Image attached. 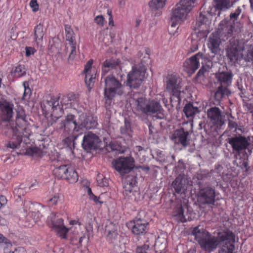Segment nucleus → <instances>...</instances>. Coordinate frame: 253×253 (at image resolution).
<instances>
[{"mask_svg": "<svg viewBox=\"0 0 253 253\" xmlns=\"http://www.w3.org/2000/svg\"><path fill=\"white\" fill-rule=\"evenodd\" d=\"M131 101L136 111L148 116L157 114V115L155 116L157 118L159 119L163 118V114L160 116L158 115L162 108L159 102L155 100H148L139 93L133 94Z\"/></svg>", "mask_w": 253, "mask_h": 253, "instance_id": "f257e3e1", "label": "nucleus"}, {"mask_svg": "<svg viewBox=\"0 0 253 253\" xmlns=\"http://www.w3.org/2000/svg\"><path fill=\"white\" fill-rule=\"evenodd\" d=\"M149 59L147 53L141 59L140 63L135 64L132 67L131 70L127 75L126 85L130 88L136 89L142 84L146 74V65Z\"/></svg>", "mask_w": 253, "mask_h": 253, "instance_id": "f03ea898", "label": "nucleus"}, {"mask_svg": "<svg viewBox=\"0 0 253 253\" xmlns=\"http://www.w3.org/2000/svg\"><path fill=\"white\" fill-rule=\"evenodd\" d=\"M192 235L194 236L201 248L207 252L211 253L214 251L218 246L216 237L200 226L193 229Z\"/></svg>", "mask_w": 253, "mask_h": 253, "instance_id": "7ed1b4c3", "label": "nucleus"}, {"mask_svg": "<svg viewBox=\"0 0 253 253\" xmlns=\"http://www.w3.org/2000/svg\"><path fill=\"white\" fill-rule=\"evenodd\" d=\"M195 0H181L170 13V24L176 27L194 7Z\"/></svg>", "mask_w": 253, "mask_h": 253, "instance_id": "20e7f679", "label": "nucleus"}, {"mask_svg": "<svg viewBox=\"0 0 253 253\" xmlns=\"http://www.w3.org/2000/svg\"><path fill=\"white\" fill-rule=\"evenodd\" d=\"M233 77L231 71H219L215 74L216 83L219 84L214 94L216 100H219L224 96L230 94L228 87L232 84Z\"/></svg>", "mask_w": 253, "mask_h": 253, "instance_id": "39448f33", "label": "nucleus"}, {"mask_svg": "<svg viewBox=\"0 0 253 253\" xmlns=\"http://www.w3.org/2000/svg\"><path fill=\"white\" fill-rule=\"evenodd\" d=\"M192 132L193 124L186 122L182 124L179 129L174 131L172 137L176 143L186 148L189 144V136Z\"/></svg>", "mask_w": 253, "mask_h": 253, "instance_id": "423d86ee", "label": "nucleus"}, {"mask_svg": "<svg viewBox=\"0 0 253 253\" xmlns=\"http://www.w3.org/2000/svg\"><path fill=\"white\" fill-rule=\"evenodd\" d=\"M1 126L2 127V132L5 135L9 137L11 134H12L11 140L7 144V147L13 149L19 148L22 143V138L20 135L17 134L16 131H15L14 124H11L9 122H3L2 120Z\"/></svg>", "mask_w": 253, "mask_h": 253, "instance_id": "0eeeda50", "label": "nucleus"}, {"mask_svg": "<svg viewBox=\"0 0 253 253\" xmlns=\"http://www.w3.org/2000/svg\"><path fill=\"white\" fill-rule=\"evenodd\" d=\"M113 167L121 174L129 172L134 167V161L133 158L120 157L114 160L112 162Z\"/></svg>", "mask_w": 253, "mask_h": 253, "instance_id": "6e6552de", "label": "nucleus"}, {"mask_svg": "<svg viewBox=\"0 0 253 253\" xmlns=\"http://www.w3.org/2000/svg\"><path fill=\"white\" fill-rule=\"evenodd\" d=\"M79 126L78 120H75L73 115L69 114L66 117L64 121H62L58 124L57 127L62 130L64 135L67 136L78 132L80 130Z\"/></svg>", "mask_w": 253, "mask_h": 253, "instance_id": "1a4fd4ad", "label": "nucleus"}, {"mask_svg": "<svg viewBox=\"0 0 253 253\" xmlns=\"http://www.w3.org/2000/svg\"><path fill=\"white\" fill-rule=\"evenodd\" d=\"M104 92L121 96L124 93V86L122 84L112 75L104 78Z\"/></svg>", "mask_w": 253, "mask_h": 253, "instance_id": "9d476101", "label": "nucleus"}, {"mask_svg": "<svg viewBox=\"0 0 253 253\" xmlns=\"http://www.w3.org/2000/svg\"><path fill=\"white\" fill-rule=\"evenodd\" d=\"M198 195V200L201 204L215 205V191L214 188L210 186L200 187Z\"/></svg>", "mask_w": 253, "mask_h": 253, "instance_id": "9b49d317", "label": "nucleus"}, {"mask_svg": "<svg viewBox=\"0 0 253 253\" xmlns=\"http://www.w3.org/2000/svg\"><path fill=\"white\" fill-rule=\"evenodd\" d=\"M47 223L49 226L52 227L60 237L66 238L69 229L64 226L63 220L61 218H57L55 213L52 212L48 216Z\"/></svg>", "mask_w": 253, "mask_h": 253, "instance_id": "f8f14e48", "label": "nucleus"}, {"mask_svg": "<svg viewBox=\"0 0 253 253\" xmlns=\"http://www.w3.org/2000/svg\"><path fill=\"white\" fill-rule=\"evenodd\" d=\"M243 49V45L237 40L232 38L226 49L227 56L230 61L235 62L240 58L241 52Z\"/></svg>", "mask_w": 253, "mask_h": 253, "instance_id": "ddd939ff", "label": "nucleus"}, {"mask_svg": "<svg viewBox=\"0 0 253 253\" xmlns=\"http://www.w3.org/2000/svg\"><path fill=\"white\" fill-rule=\"evenodd\" d=\"M250 141V137L247 138L241 135L228 138V142L231 145L233 150L237 152L238 154L246 149L249 151Z\"/></svg>", "mask_w": 253, "mask_h": 253, "instance_id": "4468645a", "label": "nucleus"}, {"mask_svg": "<svg viewBox=\"0 0 253 253\" xmlns=\"http://www.w3.org/2000/svg\"><path fill=\"white\" fill-rule=\"evenodd\" d=\"M204 54L198 52L186 59L183 64V70L187 74H193L199 68L200 62L203 59Z\"/></svg>", "mask_w": 253, "mask_h": 253, "instance_id": "2eb2a0df", "label": "nucleus"}, {"mask_svg": "<svg viewBox=\"0 0 253 253\" xmlns=\"http://www.w3.org/2000/svg\"><path fill=\"white\" fill-rule=\"evenodd\" d=\"M136 177L133 175H128L124 179L123 187L125 189L124 194L128 196L131 200H136L134 198L135 195H139L138 192L133 191L132 188L137 183Z\"/></svg>", "mask_w": 253, "mask_h": 253, "instance_id": "dca6fc26", "label": "nucleus"}, {"mask_svg": "<svg viewBox=\"0 0 253 253\" xmlns=\"http://www.w3.org/2000/svg\"><path fill=\"white\" fill-rule=\"evenodd\" d=\"M180 80V79L178 77L173 75H168L167 77V90L171 93H174L176 96L181 93ZM179 100L176 97L175 100L178 101Z\"/></svg>", "mask_w": 253, "mask_h": 253, "instance_id": "f3484780", "label": "nucleus"}, {"mask_svg": "<svg viewBox=\"0 0 253 253\" xmlns=\"http://www.w3.org/2000/svg\"><path fill=\"white\" fill-rule=\"evenodd\" d=\"M218 245H232L235 243V235L231 230L225 229L219 231L216 237Z\"/></svg>", "mask_w": 253, "mask_h": 253, "instance_id": "a211bd4d", "label": "nucleus"}, {"mask_svg": "<svg viewBox=\"0 0 253 253\" xmlns=\"http://www.w3.org/2000/svg\"><path fill=\"white\" fill-rule=\"evenodd\" d=\"M188 183V181L186 175L184 174H180L172 182L171 186L176 193L181 195L186 192Z\"/></svg>", "mask_w": 253, "mask_h": 253, "instance_id": "6ab92c4d", "label": "nucleus"}, {"mask_svg": "<svg viewBox=\"0 0 253 253\" xmlns=\"http://www.w3.org/2000/svg\"><path fill=\"white\" fill-rule=\"evenodd\" d=\"M211 20L207 17L205 13L201 12L197 19L195 28L197 29L198 32L208 34L211 31Z\"/></svg>", "mask_w": 253, "mask_h": 253, "instance_id": "aec40b11", "label": "nucleus"}, {"mask_svg": "<svg viewBox=\"0 0 253 253\" xmlns=\"http://www.w3.org/2000/svg\"><path fill=\"white\" fill-rule=\"evenodd\" d=\"M148 222L144 219L136 217L133 221L131 227L132 232L136 235H142L145 234L147 230Z\"/></svg>", "mask_w": 253, "mask_h": 253, "instance_id": "412c9836", "label": "nucleus"}, {"mask_svg": "<svg viewBox=\"0 0 253 253\" xmlns=\"http://www.w3.org/2000/svg\"><path fill=\"white\" fill-rule=\"evenodd\" d=\"M46 104L51 107L52 120L54 122H56L61 117V115L62 114V110H63V108H61L59 106V97L51 98L50 100L46 101Z\"/></svg>", "mask_w": 253, "mask_h": 253, "instance_id": "4be33fe9", "label": "nucleus"}, {"mask_svg": "<svg viewBox=\"0 0 253 253\" xmlns=\"http://www.w3.org/2000/svg\"><path fill=\"white\" fill-rule=\"evenodd\" d=\"M0 106L2 112V120L3 122H9L13 116V104L1 99L0 100Z\"/></svg>", "mask_w": 253, "mask_h": 253, "instance_id": "5701e85b", "label": "nucleus"}, {"mask_svg": "<svg viewBox=\"0 0 253 253\" xmlns=\"http://www.w3.org/2000/svg\"><path fill=\"white\" fill-rule=\"evenodd\" d=\"M97 123L93 117L82 114L78 119V125L80 130L84 128L91 129L96 127Z\"/></svg>", "mask_w": 253, "mask_h": 253, "instance_id": "b1692460", "label": "nucleus"}, {"mask_svg": "<svg viewBox=\"0 0 253 253\" xmlns=\"http://www.w3.org/2000/svg\"><path fill=\"white\" fill-rule=\"evenodd\" d=\"M220 110L216 107H211L207 110V116L215 125L222 126L224 124Z\"/></svg>", "mask_w": 253, "mask_h": 253, "instance_id": "393cba45", "label": "nucleus"}, {"mask_svg": "<svg viewBox=\"0 0 253 253\" xmlns=\"http://www.w3.org/2000/svg\"><path fill=\"white\" fill-rule=\"evenodd\" d=\"M99 142L98 137L94 133L89 132L84 137L82 146L86 151L94 149Z\"/></svg>", "mask_w": 253, "mask_h": 253, "instance_id": "a878e982", "label": "nucleus"}, {"mask_svg": "<svg viewBox=\"0 0 253 253\" xmlns=\"http://www.w3.org/2000/svg\"><path fill=\"white\" fill-rule=\"evenodd\" d=\"M220 43V37L218 32H214L210 36L208 47L214 54H216L219 52Z\"/></svg>", "mask_w": 253, "mask_h": 253, "instance_id": "bb28decb", "label": "nucleus"}, {"mask_svg": "<svg viewBox=\"0 0 253 253\" xmlns=\"http://www.w3.org/2000/svg\"><path fill=\"white\" fill-rule=\"evenodd\" d=\"M14 127L17 134H19L21 137L22 141L23 137H28V134L29 133L27 128V122L25 119L16 120V125Z\"/></svg>", "mask_w": 253, "mask_h": 253, "instance_id": "cd10ccee", "label": "nucleus"}, {"mask_svg": "<svg viewBox=\"0 0 253 253\" xmlns=\"http://www.w3.org/2000/svg\"><path fill=\"white\" fill-rule=\"evenodd\" d=\"M115 33L107 29L101 30L98 35L99 42H104L106 45H110L115 37Z\"/></svg>", "mask_w": 253, "mask_h": 253, "instance_id": "c85d7f7f", "label": "nucleus"}, {"mask_svg": "<svg viewBox=\"0 0 253 253\" xmlns=\"http://www.w3.org/2000/svg\"><path fill=\"white\" fill-rule=\"evenodd\" d=\"M120 132L121 137L127 140L131 139L132 136V129L131 126V122L128 119L125 118L124 124L120 128Z\"/></svg>", "mask_w": 253, "mask_h": 253, "instance_id": "c756f323", "label": "nucleus"}, {"mask_svg": "<svg viewBox=\"0 0 253 253\" xmlns=\"http://www.w3.org/2000/svg\"><path fill=\"white\" fill-rule=\"evenodd\" d=\"M235 157L237 159H238V157H239V162L237 164V166L240 167L246 172H248L250 169V167L248 163L249 157L247 153L246 152L242 154L239 153L235 155Z\"/></svg>", "mask_w": 253, "mask_h": 253, "instance_id": "7c9ffc66", "label": "nucleus"}, {"mask_svg": "<svg viewBox=\"0 0 253 253\" xmlns=\"http://www.w3.org/2000/svg\"><path fill=\"white\" fill-rule=\"evenodd\" d=\"M166 0H151L149 2V5L152 11L158 10L155 14V16H160L162 12L159 10L160 9L163 8L166 4Z\"/></svg>", "mask_w": 253, "mask_h": 253, "instance_id": "2f4dec72", "label": "nucleus"}, {"mask_svg": "<svg viewBox=\"0 0 253 253\" xmlns=\"http://www.w3.org/2000/svg\"><path fill=\"white\" fill-rule=\"evenodd\" d=\"M70 166L68 165H61L55 168L53 170V173L58 179H64L66 177V173Z\"/></svg>", "mask_w": 253, "mask_h": 253, "instance_id": "473e14b6", "label": "nucleus"}, {"mask_svg": "<svg viewBox=\"0 0 253 253\" xmlns=\"http://www.w3.org/2000/svg\"><path fill=\"white\" fill-rule=\"evenodd\" d=\"M45 31L43 30V25L40 23L34 28V37L36 42L38 43L42 41Z\"/></svg>", "mask_w": 253, "mask_h": 253, "instance_id": "72a5a7b5", "label": "nucleus"}, {"mask_svg": "<svg viewBox=\"0 0 253 253\" xmlns=\"http://www.w3.org/2000/svg\"><path fill=\"white\" fill-rule=\"evenodd\" d=\"M183 112L186 116L189 118L193 117L199 111L197 107H194L192 103H188L184 106Z\"/></svg>", "mask_w": 253, "mask_h": 253, "instance_id": "f704fd0d", "label": "nucleus"}, {"mask_svg": "<svg viewBox=\"0 0 253 253\" xmlns=\"http://www.w3.org/2000/svg\"><path fill=\"white\" fill-rule=\"evenodd\" d=\"M215 9L220 11H225L229 8L231 5L230 0H214Z\"/></svg>", "mask_w": 253, "mask_h": 253, "instance_id": "c9c22d12", "label": "nucleus"}, {"mask_svg": "<svg viewBox=\"0 0 253 253\" xmlns=\"http://www.w3.org/2000/svg\"><path fill=\"white\" fill-rule=\"evenodd\" d=\"M66 175V177L64 179H66L69 183H75L78 180V175L77 172L71 167H70Z\"/></svg>", "mask_w": 253, "mask_h": 253, "instance_id": "e433bc0d", "label": "nucleus"}, {"mask_svg": "<svg viewBox=\"0 0 253 253\" xmlns=\"http://www.w3.org/2000/svg\"><path fill=\"white\" fill-rule=\"evenodd\" d=\"M65 51L66 53L69 52L68 61L73 60L76 55V43L67 44L65 46Z\"/></svg>", "mask_w": 253, "mask_h": 253, "instance_id": "4c0bfd02", "label": "nucleus"}, {"mask_svg": "<svg viewBox=\"0 0 253 253\" xmlns=\"http://www.w3.org/2000/svg\"><path fill=\"white\" fill-rule=\"evenodd\" d=\"M220 245V247L218 251V253H236L237 252V249L234 244Z\"/></svg>", "mask_w": 253, "mask_h": 253, "instance_id": "58836bf2", "label": "nucleus"}, {"mask_svg": "<svg viewBox=\"0 0 253 253\" xmlns=\"http://www.w3.org/2000/svg\"><path fill=\"white\" fill-rule=\"evenodd\" d=\"M118 66V63L114 60H106L103 63L102 67V74H106L110 70V69L115 68Z\"/></svg>", "mask_w": 253, "mask_h": 253, "instance_id": "ea45409f", "label": "nucleus"}, {"mask_svg": "<svg viewBox=\"0 0 253 253\" xmlns=\"http://www.w3.org/2000/svg\"><path fill=\"white\" fill-rule=\"evenodd\" d=\"M65 36L67 41H69V44L75 43V34L71 27L68 25L65 26Z\"/></svg>", "mask_w": 253, "mask_h": 253, "instance_id": "a19ab883", "label": "nucleus"}, {"mask_svg": "<svg viewBox=\"0 0 253 253\" xmlns=\"http://www.w3.org/2000/svg\"><path fill=\"white\" fill-rule=\"evenodd\" d=\"M95 71H93L92 74L85 75L84 82L88 89H90L93 85L95 82Z\"/></svg>", "mask_w": 253, "mask_h": 253, "instance_id": "79ce46f5", "label": "nucleus"}, {"mask_svg": "<svg viewBox=\"0 0 253 253\" xmlns=\"http://www.w3.org/2000/svg\"><path fill=\"white\" fill-rule=\"evenodd\" d=\"M26 153L30 156L40 157L43 156V152L38 147H29L26 149Z\"/></svg>", "mask_w": 253, "mask_h": 253, "instance_id": "37998d69", "label": "nucleus"}, {"mask_svg": "<svg viewBox=\"0 0 253 253\" xmlns=\"http://www.w3.org/2000/svg\"><path fill=\"white\" fill-rule=\"evenodd\" d=\"M174 216L176 219L179 222H185L186 221V219L184 215V209L181 206L176 210Z\"/></svg>", "mask_w": 253, "mask_h": 253, "instance_id": "c03bdc74", "label": "nucleus"}, {"mask_svg": "<svg viewBox=\"0 0 253 253\" xmlns=\"http://www.w3.org/2000/svg\"><path fill=\"white\" fill-rule=\"evenodd\" d=\"M180 94H178L177 96L179 100L178 101H176L175 98L176 96L174 94V93H172V96L170 97V106L168 107V110L169 111L172 110L173 109L174 107L175 106L176 109H177L178 107H179L181 101Z\"/></svg>", "mask_w": 253, "mask_h": 253, "instance_id": "a18cd8bd", "label": "nucleus"}, {"mask_svg": "<svg viewBox=\"0 0 253 253\" xmlns=\"http://www.w3.org/2000/svg\"><path fill=\"white\" fill-rule=\"evenodd\" d=\"M104 95L105 99V107L108 109V107L111 105L112 99L116 96V95L104 92Z\"/></svg>", "mask_w": 253, "mask_h": 253, "instance_id": "49530a36", "label": "nucleus"}, {"mask_svg": "<svg viewBox=\"0 0 253 253\" xmlns=\"http://www.w3.org/2000/svg\"><path fill=\"white\" fill-rule=\"evenodd\" d=\"M244 59L247 62H251L253 65V45H250L245 54Z\"/></svg>", "mask_w": 253, "mask_h": 253, "instance_id": "de8ad7c7", "label": "nucleus"}, {"mask_svg": "<svg viewBox=\"0 0 253 253\" xmlns=\"http://www.w3.org/2000/svg\"><path fill=\"white\" fill-rule=\"evenodd\" d=\"M107 237L112 243L116 244L119 241L120 236L117 231L112 233L107 234Z\"/></svg>", "mask_w": 253, "mask_h": 253, "instance_id": "09e8293b", "label": "nucleus"}, {"mask_svg": "<svg viewBox=\"0 0 253 253\" xmlns=\"http://www.w3.org/2000/svg\"><path fill=\"white\" fill-rule=\"evenodd\" d=\"M118 231V226L111 222L108 223L105 227V232L107 234L112 233Z\"/></svg>", "mask_w": 253, "mask_h": 253, "instance_id": "8fccbe9b", "label": "nucleus"}, {"mask_svg": "<svg viewBox=\"0 0 253 253\" xmlns=\"http://www.w3.org/2000/svg\"><path fill=\"white\" fill-rule=\"evenodd\" d=\"M67 97L70 101V105L71 106H74L79 101L78 95L73 93L69 94Z\"/></svg>", "mask_w": 253, "mask_h": 253, "instance_id": "3c124183", "label": "nucleus"}, {"mask_svg": "<svg viewBox=\"0 0 253 253\" xmlns=\"http://www.w3.org/2000/svg\"><path fill=\"white\" fill-rule=\"evenodd\" d=\"M242 9L240 7H238L234 12H232L230 14V19L231 20L234 22L237 20L239 15L241 14Z\"/></svg>", "mask_w": 253, "mask_h": 253, "instance_id": "603ef678", "label": "nucleus"}, {"mask_svg": "<svg viewBox=\"0 0 253 253\" xmlns=\"http://www.w3.org/2000/svg\"><path fill=\"white\" fill-rule=\"evenodd\" d=\"M108 151L110 150L112 151H117L118 153L122 152L121 147L120 145L115 144V143H110L109 146L107 147Z\"/></svg>", "mask_w": 253, "mask_h": 253, "instance_id": "864d4df0", "label": "nucleus"}, {"mask_svg": "<svg viewBox=\"0 0 253 253\" xmlns=\"http://www.w3.org/2000/svg\"><path fill=\"white\" fill-rule=\"evenodd\" d=\"M93 64V60L90 59L88 61L84 66V73L86 74H92L93 71L91 70L92 65Z\"/></svg>", "mask_w": 253, "mask_h": 253, "instance_id": "5fc2aeb1", "label": "nucleus"}, {"mask_svg": "<svg viewBox=\"0 0 253 253\" xmlns=\"http://www.w3.org/2000/svg\"><path fill=\"white\" fill-rule=\"evenodd\" d=\"M97 182L98 185L100 187H107L108 185L107 179L102 178L100 176H98L97 178Z\"/></svg>", "mask_w": 253, "mask_h": 253, "instance_id": "6e6d98bb", "label": "nucleus"}, {"mask_svg": "<svg viewBox=\"0 0 253 253\" xmlns=\"http://www.w3.org/2000/svg\"><path fill=\"white\" fill-rule=\"evenodd\" d=\"M26 115L25 112L22 108H18L16 110V120L20 119H25Z\"/></svg>", "mask_w": 253, "mask_h": 253, "instance_id": "4d7b16f0", "label": "nucleus"}, {"mask_svg": "<svg viewBox=\"0 0 253 253\" xmlns=\"http://www.w3.org/2000/svg\"><path fill=\"white\" fill-rule=\"evenodd\" d=\"M149 249V246L148 245L144 244L141 246H138L136 249V253H147V251Z\"/></svg>", "mask_w": 253, "mask_h": 253, "instance_id": "13d9d810", "label": "nucleus"}, {"mask_svg": "<svg viewBox=\"0 0 253 253\" xmlns=\"http://www.w3.org/2000/svg\"><path fill=\"white\" fill-rule=\"evenodd\" d=\"M14 72L15 73L18 74L17 77H20L24 75L26 73L23 66L21 65H19L17 67H16Z\"/></svg>", "mask_w": 253, "mask_h": 253, "instance_id": "bf43d9fd", "label": "nucleus"}, {"mask_svg": "<svg viewBox=\"0 0 253 253\" xmlns=\"http://www.w3.org/2000/svg\"><path fill=\"white\" fill-rule=\"evenodd\" d=\"M31 216L33 217V219L35 222H38L41 220L42 215L40 211H38L32 212Z\"/></svg>", "mask_w": 253, "mask_h": 253, "instance_id": "052dcab7", "label": "nucleus"}, {"mask_svg": "<svg viewBox=\"0 0 253 253\" xmlns=\"http://www.w3.org/2000/svg\"><path fill=\"white\" fill-rule=\"evenodd\" d=\"M225 30L226 32V35L228 37H231L234 30V26L232 24H228L226 27H225Z\"/></svg>", "mask_w": 253, "mask_h": 253, "instance_id": "680f3d73", "label": "nucleus"}, {"mask_svg": "<svg viewBox=\"0 0 253 253\" xmlns=\"http://www.w3.org/2000/svg\"><path fill=\"white\" fill-rule=\"evenodd\" d=\"M104 18L101 15L96 16L94 18V22L99 26H102L104 24Z\"/></svg>", "mask_w": 253, "mask_h": 253, "instance_id": "e2e57ef3", "label": "nucleus"}, {"mask_svg": "<svg viewBox=\"0 0 253 253\" xmlns=\"http://www.w3.org/2000/svg\"><path fill=\"white\" fill-rule=\"evenodd\" d=\"M59 198H60V196L58 194L55 195L54 196H53L51 198H50L48 200L49 204H50L51 205H56L57 203V202L59 199Z\"/></svg>", "mask_w": 253, "mask_h": 253, "instance_id": "0e129e2a", "label": "nucleus"}, {"mask_svg": "<svg viewBox=\"0 0 253 253\" xmlns=\"http://www.w3.org/2000/svg\"><path fill=\"white\" fill-rule=\"evenodd\" d=\"M30 5L32 8L33 11H37L39 9V4L37 0H31L30 2Z\"/></svg>", "mask_w": 253, "mask_h": 253, "instance_id": "69168bd1", "label": "nucleus"}, {"mask_svg": "<svg viewBox=\"0 0 253 253\" xmlns=\"http://www.w3.org/2000/svg\"><path fill=\"white\" fill-rule=\"evenodd\" d=\"M25 50H26V55L27 57L30 56L32 54H33L36 51V50L34 48L32 47H29V46L26 47Z\"/></svg>", "mask_w": 253, "mask_h": 253, "instance_id": "338daca9", "label": "nucleus"}, {"mask_svg": "<svg viewBox=\"0 0 253 253\" xmlns=\"http://www.w3.org/2000/svg\"><path fill=\"white\" fill-rule=\"evenodd\" d=\"M60 103L61 104L62 108H63L64 106H68L69 104H70V101L67 96H64L60 101Z\"/></svg>", "mask_w": 253, "mask_h": 253, "instance_id": "774afa93", "label": "nucleus"}]
</instances>
